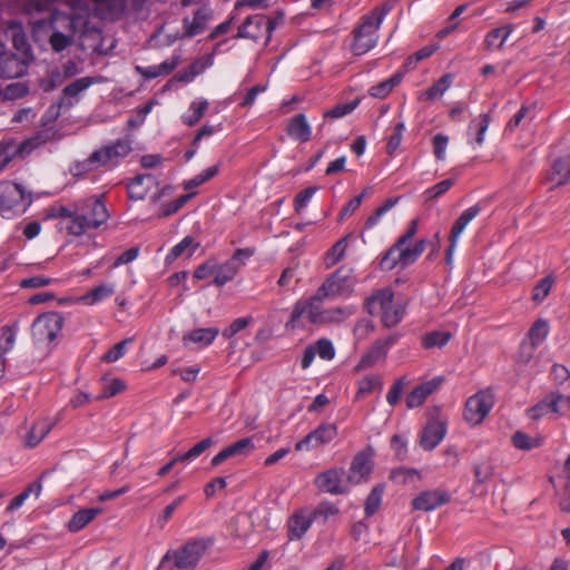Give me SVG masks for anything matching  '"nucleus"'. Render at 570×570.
<instances>
[{
  "instance_id": "obj_30",
  "label": "nucleus",
  "mask_w": 570,
  "mask_h": 570,
  "mask_svg": "<svg viewBox=\"0 0 570 570\" xmlns=\"http://www.w3.org/2000/svg\"><path fill=\"white\" fill-rule=\"evenodd\" d=\"M116 291L112 283H101L76 299L77 303L94 306L109 298Z\"/></svg>"
},
{
  "instance_id": "obj_34",
  "label": "nucleus",
  "mask_w": 570,
  "mask_h": 570,
  "mask_svg": "<svg viewBox=\"0 0 570 570\" xmlns=\"http://www.w3.org/2000/svg\"><path fill=\"white\" fill-rule=\"evenodd\" d=\"M209 18L210 12L206 8L198 9L194 13L193 18H185L183 21L185 35L188 37H194L200 33L206 28V23Z\"/></svg>"
},
{
  "instance_id": "obj_45",
  "label": "nucleus",
  "mask_w": 570,
  "mask_h": 570,
  "mask_svg": "<svg viewBox=\"0 0 570 570\" xmlns=\"http://www.w3.org/2000/svg\"><path fill=\"white\" fill-rule=\"evenodd\" d=\"M219 168H220V164H216V165L205 168L199 174H197L195 177L186 180L184 183V189L190 190L193 188H196V187L205 184L206 181L210 180L218 174Z\"/></svg>"
},
{
  "instance_id": "obj_61",
  "label": "nucleus",
  "mask_w": 570,
  "mask_h": 570,
  "mask_svg": "<svg viewBox=\"0 0 570 570\" xmlns=\"http://www.w3.org/2000/svg\"><path fill=\"white\" fill-rule=\"evenodd\" d=\"M358 105V101L355 100V101H351V102H345V104H340L335 107H333L332 109L327 110L325 112V117H331V118H342L348 114H351Z\"/></svg>"
},
{
  "instance_id": "obj_33",
  "label": "nucleus",
  "mask_w": 570,
  "mask_h": 570,
  "mask_svg": "<svg viewBox=\"0 0 570 570\" xmlns=\"http://www.w3.org/2000/svg\"><path fill=\"white\" fill-rule=\"evenodd\" d=\"M551 187H558L570 183V157L557 159L548 177Z\"/></svg>"
},
{
  "instance_id": "obj_62",
  "label": "nucleus",
  "mask_w": 570,
  "mask_h": 570,
  "mask_svg": "<svg viewBox=\"0 0 570 570\" xmlns=\"http://www.w3.org/2000/svg\"><path fill=\"white\" fill-rule=\"evenodd\" d=\"M391 448L395 455L403 460L407 452V436L404 434H395L391 440Z\"/></svg>"
},
{
  "instance_id": "obj_57",
  "label": "nucleus",
  "mask_w": 570,
  "mask_h": 570,
  "mask_svg": "<svg viewBox=\"0 0 570 570\" xmlns=\"http://www.w3.org/2000/svg\"><path fill=\"white\" fill-rule=\"evenodd\" d=\"M95 170H98V168L96 163L92 160V154H90L88 158L81 161H77L70 167V173L76 177H82L86 174Z\"/></svg>"
},
{
  "instance_id": "obj_10",
  "label": "nucleus",
  "mask_w": 570,
  "mask_h": 570,
  "mask_svg": "<svg viewBox=\"0 0 570 570\" xmlns=\"http://www.w3.org/2000/svg\"><path fill=\"white\" fill-rule=\"evenodd\" d=\"M131 144L126 139H118L94 150L92 160L98 169L112 170L130 154Z\"/></svg>"
},
{
  "instance_id": "obj_25",
  "label": "nucleus",
  "mask_w": 570,
  "mask_h": 570,
  "mask_svg": "<svg viewBox=\"0 0 570 570\" xmlns=\"http://www.w3.org/2000/svg\"><path fill=\"white\" fill-rule=\"evenodd\" d=\"M441 383L442 377H433L415 386L406 396V406L409 409L421 406L440 387Z\"/></svg>"
},
{
  "instance_id": "obj_19",
  "label": "nucleus",
  "mask_w": 570,
  "mask_h": 570,
  "mask_svg": "<svg viewBox=\"0 0 570 570\" xmlns=\"http://www.w3.org/2000/svg\"><path fill=\"white\" fill-rule=\"evenodd\" d=\"M373 450L366 449L358 452L352 461L347 480L351 484H360L367 481L373 469Z\"/></svg>"
},
{
  "instance_id": "obj_27",
  "label": "nucleus",
  "mask_w": 570,
  "mask_h": 570,
  "mask_svg": "<svg viewBox=\"0 0 570 570\" xmlns=\"http://www.w3.org/2000/svg\"><path fill=\"white\" fill-rule=\"evenodd\" d=\"M446 433L445 425L442 422H430L421 435V446L425 450H433L444 439Z\"/></svg>"
},
{
  "instance_id": "obj_2",
  "label": "nucleus",
  "mask_w": 570,
  "mask_h": 570,
  "mask_svg": "<svg viewBox=\"0 0 570 570\" xmlns=\"http://www.w3.org/2000/svg\"><path fill=\"white\" fill-rule=\"evenodd\" d=\"M75 12L56 11L50 14L49 27L52 30L49 42L56 52L69 47L77 33L85 31L88 23V8L78 3Z\"/></svg>"
},
{
  "instance_id": "obj_39",
  "label": "nucleus",
  "mask_w": 570,
  "mask_h": 570,
  "mask_svg": "<svg viewBox=\"0 0 570 570\" xmlns=\"http://www.w3.org/2000/svg\"><path fill=\"white\" fill-rule=\"evenodd\" d=\"M419 227V220L413 219L411 220L406 232L400 236V238L396 240V243L386 252V254L381 259L380 265L381 266H387L391 267L393 264H390V256H393L397 249H400L402 246L406 245L417 233Z\"/></svg>"
},
{
  "instance_id": "obj_17",
  "label": "nucleus",
  "mask_w": 570,
  "mask_h": 570,
  "mask_svg": "<svg viewBox=\"0 0 570 570\" xmlns=\"http://www.w3.org/2000/svg\"><path fill=\"white\" fill-rule=\"evenodd\" d=\"M31 61L32 57L28 55L0 53V77L6 79L19 78L27 72Z\"/></svg>"
},
{
  "instance_id": "obj_60",
  "label": "nucleus",
  "mask_w": 570,
  "mask_h": 570,
  "mask_svg": "<svg viewBox=\"0 0 570 570\" xmlns=\"http://www.w3.org/2000/svg\"><path fill=\"white\" fill-rule=\"evenodd\" d=\"M315 348L316 355H318L321 358L331 361L335 356V348L331 341L326 338H321L316 342L315 345H313Z\"/></svg>"
},
{
  "instance_id": "obj_15",
  "label": "nucleus",
  "mask_w": 570,
  "mask_h": 570,
  "mask_svg": "<svg viewBox=\"0 0 570 570\" xmlns=\"http://www.w3.org/2000/svg\"><path fill=\"white\" fill-rule=\"evenodd\" d=\"M130 199L141 200L150 194L151 202L156 203L161 197L158 190V181L153 175H138L127 186Z\"/></svg>"
},
{
  "instance_id": "obj_11",
  "label": "nucleus",
  "mask_w": 570,
  "mask_h": 570,
  "mask_svg": "<svg viewBox=\"0 0 570 570\" xmlns=\"http://www.w3.org/2000/svg\"><path fill=\"white\" fill-rule=\"evenodd\" d=\"M494 405V393L491 389L480 390L465 402L464 420L471 425L481 424Z\"/></svg>"
},
{
  "instance_id": "obj_1",
  "label": "nucleus",
  "mask_w": 570,
  "mask_h": 570,
  "mask_svg": "<svg viewBox=\"0 0 570 570\" xmlns=\"http://www.w3.org/2000/svg\"><path fill=\"white\" fill-rule=\"evenodd\" d=\"M109 218V213L101 197H89L75 204L72 210L62 215L63 228L73 236H81L97 229Z\"/></svg>"
},
{
  "instance_id": "obj_41",
  "label": "nucleus",
  "mask_w": 570,
  "mask_h": 570,
  "mask_svg": "<svg viewBox=\"0 0 570 570\" xmlns=\"http://www.w3.org/2000/svg\"><path fill=\"white\" fill-rule=\"evenodd\" d=\"M453 77L450 73L442 76L433 86L419 96L420 100H435L441 98L451 87Z\"/></svg>"
},
{
  "instance_id": "obj_59",
  "label": "nucleus",
  "mask_w": 570,
  "mask_h": 570,
  "mask_svg": "<svg viewBox=\"0 0 570 570\" xmlns=\"http://www.w3.org/2000/svg\"><path fill=\"white\" fill-rule=\"evenodd\" d=\"M376 387H382V380L379 375H371L358 382L357 396L372 393Z\"/></svg>"
},
{
  "instance_id": "obj_23",
  "label": "nucleus",
  "mask_w": 570,
  "mask_h": 570,
  "mask_svg": "<svg viewBox=\"0 0 570 570\" xmlns=\"http://www.w3.org/2000/svg\"><path fill=\"white\" fill-rule=\"evenodd\" d=\"M426 247V240L420 239L414 246L404 245L400 249L395 252L393 256H390V264L393 266H381L384 269L391 271L395 268L397 265L402 267H406L413 264L424 252Z\"/></svg>"
},
{
  "instance_id": "obj_24",
  "label": "nucleus",
  "mask_w": 570,
  "mask_h": 570,
  "mask_svg": "<svg viewBox=\"0 0 570 570\" xmlns=\"http://www.w3.org/2000/svg\"><path fill=\"white\" fill-rule=\"evenodd\" d=\"M255 450L253 438H243L235 443L224 448L210 461L213 466H218L233 456H247Z\"/></svg>"
},
{
  "instance_id": "obj_47",
  "label": "nucleus",
  "mask_w": 570,
  "mask_h": 570,
  "mask_svg": "<svg viewBox=\"0 0 570 570\" xmlns=\"http://www.w3.org/2000/svg\"><path fill=\"white\" fill-rule=\"evenodd\" d=\"M17 325L3 326L0 330V354L6 358V354L9 353L17 340Z\"/></svg>"
},
{
  "instance_id": "obj_36",
  "label": "nucleus",
  "mask_w": 570,
  "mask_h": 570,
  "mask_svg": "<svg viewBox=\"0 0 570 570\" xmlns=\"http://www.w3.org/2000/svg\"><path fill=\"white\" fill-rule=\"evenodd\" d=\"M198 246L199 244L195 243L193 237L186 236L169 250L165 257V264H173L179 256L184 254H187V257H190L196 252Z\"/></svg>"
},
{
  "instance_id": "obj_29",
  "label": "nucleus",
  "mask_w": 570,
  "mask_h": 570,
  "mask_svg": "<svg viewBox=\"0 0 570 570\" xmlns=\"http://www.w3.org/2000/svg\"><path fill=\"white\" fill-rule=\"evenodd\" d=\"M287 135L302 142H306L311 139L312 127L309 126L304 114H298L289 119L287 125Z\"/></svg>"
},
{
  "instance_id": "obj_44",
  "label": "nucleus",
  "mask_w": 570,
  "mask_h": 570,
  "mask_svg": "<svg viewBox=\"0 0 570 570\" xmlns=\"http://www.w3.org/2000/svg\"><path fill=\"white\" fill-rule=\"evenodd\" d=\"M350 237L351 235L342 237L327 250L324 258L326 266H333L344 258Z\"/></svg>"
},
{
  "instance_id": "obj_46",
  "label": "nucleus",
  "mask_w": 570,
  "mask_h": 570,
  "mask_svg": "<svg viewBox=\"0 0 570 570\" xmlns=\"http://www.w3.org/2000/svg\"><path fill=\"white\" fill-rule=\"evenodd\" d=\"M452 335L449 332L443 331H432L426 333L422 337V346L424 348H434V347H443L451 340Z\"/></svg>"
},
{
  "instance_id": "obj_54",
  "label": "nucleus",
  "mask_w": 570,
  "mask_h": 570,
  "mask_svg": "<svg viewBox=\"0 0 570 570\" xmlns=\"http://www.w3.org/2000/svg\"><path fill=\"white\" fill-rule=\"evenodd\" d=\"M405 130V124L403 120L399 121L394 126L393 134L389 137L387 145H386V151L389 155H393L399 149L402 139H403V132Z\"/></svg>"
},
{
  "instance_id": "obj_20",
  "label": "nucleus",
  "mask_w": 570,
  "mask_h": 570,
  "mask_svg": "<svg viewBox=\"0 0 570 570\" xmlns=\"http://www.w3.org/2000/svg\"><path fill=\"white\" fill-rule=\"evenodd\" d=\"M450 501V494L442 489L425 490L412 500V509L422 512H431Z\"/></svg>"
},
{
  "instance_id": "obj_58",
  "label": "nucleus",
  "mask_w": 570,
  "mask_h": 570,
  "mask_svg": "<svg viewBox=\"0 0 570 570\" xmlns=\"http://www.w3.org/2000/svg\"><path fill=\"white\" fill-rule=\"evenodd\" d=\"M373 331H374V325H373L372 321L362 318V320L357 321L354 326V330H353L354 338L357 343L362 342V341L366 340L372 334Z\"/></svg>"
},
{
  "instance_id": "obj_43",
  "label": "nucleus",
  "mask_w": 570,
  "mask_h": 570,
  "mask_svg": "<svg viewBox=\"0 0 570 570\" xmlns=\"http://www.w3.org/2000/svg\"><path fill=\"white\" fill-rule=\"evenodd\" d=\"M101 386L102 391L98 395V399H109L118 393L122 392L126 389V382L119 377H114L110 375H105L101 377Z\"/></svg>"
},
{
  "instance_id": "obj_14",
  "label": "nucleus",
  "mask_w": 570,
  "mask_h": 570,
  "mask_svg": "<svg viewBox=\"0 0 570 570\" xmlns=\"http://www.w3.org/2000/svg\"><path fill=\"white\" fill-rule=\"evenodd\" d=\"M570 409V395L550 393L542 401L530 407L527 413L532 420L541 419L549 413L564 414Z\"/></svg>"
},
{
  "instance_id": "obj_3",
  "label": "nucleus",
  "mask_w": 570,
  "mask_h": 570,
  "mask_svg": "<svg viewBox=\"0 0 570 570\" xmlns=\"http://www.w3.org/2000/svg\"><path fill=\"white\" fill-rule=\"evenodd\" d=\"M392 7V3L387 2L362 18V22L353 31L351 49L354 55H365L377 45L380 27Z\"/></svg>"
},
{
  "instance_id": "obj_64",
  "label": "nucleus",
  "mask_w": 570,
  "mask_h": 570,
  "mask_svg": "<svg viewBox=\"0 0 570 570\" xmlns=\"http://www.w3.org/2000/svg\"><path fill=\"white\" fill-rule=\"evenodd\" d=\"M449 145V137L443 134H436L433 138V151L439 160H444Z\"/></svg>"
},
{
  "instance_id": "obj_21",
  "label": "nucleus",
  "mask_w": 570,
  "mask_h": 570,
  "mask_svg": "<svg viewBox=\"0 0 570 570\" xmlns=\"http://www.w3.org/2000/svg\"><path fill=\"white\" fill-rule=\"evenodd\" d=\"M219 334L216 326L193 328L183 335L185 347L203 350L213 344Z\"/></svg>"
},
{
  "instance_id": "obj_53",
  "label": "nucleus",
  "mask_w": 570,
  "mask_h": 570,
  "mask_svg": "<svg viewBox=\"0 0 570 570\" xmlns=\"http://www.w3.org/2000/svg\"><path fill=\"white\" fill-rule=\"evenodd\" d=\"M512 443L519 450H531L540 446L541 439L532 438L524 432L518 431L512 436Z\"/></svg>"
},
{
  "instance_id": "obj_16",
  "label": "nucleus",
  "mask_w": 570,
  "mask_h": 570,
  "mask_svg": "<svg viewBox=\"0 0 570 570\" xmlns=\"http://www.w3.org/2000/svg\"><path fill=\"white\" fill-rule=\"evenodd\" d=\"M337 435V426L333 423H323L309 432L295 445L296 451H311L333 441Z\"/></svg>"
},
{
  "instance_id": "obj_63",
  "label": "nucleus",
  "mask_w": 570,
  "mask_h": 570,
  "mask_svg": "<svg viewBox=\"0 0 570 570\" xmlns=\"http://www.w3.org/2000/svg\"><path fill=\"white\" fill-rule=\"evenodd\" d=\"M29 91V88L23 82L10 83L6 87L3 96L6 99H18L24 97Z\"/></svg>"
},
{
  "instance_id": "obj_32",
  "label": "nucleus",
  "mask_w": 570,
  "mask_h": 570,
  "mask_svg": "<svg viewBox=\"0 0 570 570\" xmlns=\"http://www.w3.org/2000/svg\"><path fill=\"white\" fill-rule=\"evenodd\" d=\"M39 145L38 138H31L26 142L21 144L19 147L13 146L9 142L0 144V173L4 169V167L11 161L12 157L16 153H26L30 151L32 148H36Z\"/></svg>"
},
{
  "instance_id": "obj_51",
  "label": "nucleus",
  "mask_w": 570,
  "mask_h": 570,
  "mask_svg": "<svg viewBox=\"0 0 570 570\" xmlns=\"http://www.w3.org/2000/svg\"><path fill=\"white\" fill-rule=\"evenodd\" d=\"M132 342V338H125L121 342L115 344L109 348L101 357L102 362L115 363L125 356L128 350V345Z\"/></svg>"
},
{
  "instance_id": "obj_37",
  "label": "nucleus",
  "mask_w": 570,
  "mask_h": 570,
  "mask_svg": "<svg viewBox=\"0 0 570 570\" xmlns=\"http://www.w3.org/2000/svg\"><path fill=\"white\" fill-rule=\"evenodd\" d=\"M239 268L240 265L235 261H227L219 265L215 263L214 284L218 287L224 286L236 276Z\"/></svg>"
},
{
  "instance_id": "obj_40",
  "label": "nucleus",
  "mask_w": 570,
  "mask_h": 570,
  "mask_svg": "<svg viewBox=\"0 0 570 570\" xmlns=\"http://www.w3.org/2000/svg\"><path fill=\"white\" fill-rule=\"evenodd\" d=\"M403 80L402 72H395L389 79L381 81L377 85L372 86L368 89V95L374 98L383 99L387 97L392 90L399 86Z\"/></svg>"
},
{
  "instance_id": "obj_31",
  "label": "nucleus",
  "mask_w": 570,
  "mask_h": 570,
  "mask_svg": "<svg viewBox=\"0 0 570 570\" xmlns=\"http://www.w3.org/2000/svg\"><path fill=\"white\" fill-rule=\"evenodd\" d=\"M102 512L101 508H86L72 514L67 523V530L71 533H77L86 528Z\"/></svg>"
},
{
  "instance_id": "obj_55",
  "label": "nucleus",
  "mask_w": 570,
  "mask_h": 570,
  "mask_svg": "<svg viewBox=\"0 0 570 570\" xmlns=\"http://www.w3.org/2000/svg\"><path fill=\"white\" fill-rule=\"evenodd\" d=\"M553 283L554 278L551 275L542 278L533 288L532 299L541 303L549 295Z\"/></svg>"
},
{
  "instance_id": "obj_35",
  "label": "nucleus",
  "mask_w": 570,
  "mask_h": 570,
  "mask_svg": "<svg viewBox=\"0 0 570 570\" xmlns=\"http://www.w3.org/2000/svg\"><path fill=\"white\" fill-rule=\"evenodd\" d=\"M512 26L507 24L495 28L485 35L483 45L489 51L501 49L512 33Z\"/></svg>"
},
{
  "instance_id": "obj_56",
  "label": "nucleus",
  "mask_w": 570,
  "mask_h": 570,
  "mask_svg": "<svg viewBox=\"0 0 570 570\" xmlns=\"http://www.w3.org/2000/svg\"><path fill=\"white\" fill-rule=\"evenodd\" d=\"M454 179L448 178L428 188L423 194L425 200H433L439 198L440 196L445 194L454 185Z\"/></svg>"
},
{
  "instance_id": "obj_28",
  "label": "nucleus",
  "mask_w": 570,
  "mask_h": 570,
  "mask_svg": "<svg viewBox=\"0 0 570 570\" xmlns=\"http://www.w3.org/2000/svg\"><path fill=\"white\" fill-rule=\"evenodd\" d=\"M55 424L56 421L50 417H43L35 422L26 435V445L29 448L37 446L47 436Z\"/></svg>"
},
{
  "instance_id": "obj_49",
  "label": "nucleus",
  "mask_w": 570,
  "mask_h": 570,
  "mask_svg": "<svg viewBox=\"0 0 570 570\" xmlns=\"http://www.w3.org/2000/svg\"><path fill=\"white\" fill-rule=\"evenodd\" d=\"M549 334V325L544 320H538L529 330L528 336L533 347L540 345Z\"/></svg>"
},
{
  "instance_id": "obj_5",
  "label": "nucleus",
  "mask_w": 570,
  "mask_h": 570,
  "mask_svg": "<svg viewBox=\"0 0 570 570\" xmlns=\"http://www.w3.org/2000/svg\"><path fill=\"white\" fill-rule=\"evenodd\" d=\"M32 203L30 193L18 183H0V216L7 219L21 216Z\"/></svg>"
},
{
  "instance_id": "obj_38",
  "label": "nucleus",
  "mask_w": 570,
  "mask_h": 570,
  "mask_svg": "<svg viewBox=\"0 0 570 570\" xmlns=\"http://www.w3.org/2000/svg\"><path fill=\"white\" fill-rule=\"evenodd\" d=\"M479 213L480 207L474 205L466 208L460 215V217L454 222L450 234V238L453 239V243L459 242L460 236L462 235L466 226L479 215Z\"/></svg>"
},
{
  "instance_id": "obj_52",
  "label": "nucleus",
  "mask_w": 570,
  "mask_h": 570,
  "mask_svg": "<svg viewBox=\"0 0 570 570\" xmlns=\"http://www.w3.org/2000/svg\"><path fill=\"white\" fill-rule=\"evenodd\" d=\"M10 33L12 36V43L17 51H19L18 56H24L28 55L29 57H32V52L30 49V46L27 42V38L24 33L21 31V29L17 26H12L10 28Z\"/></svg>"
},
{
  "instance_id": "obj_42",
  "label": "nucleus",
  "mask_w": 570,
  "mask_h": 570,
  "mask_svg": "<svg viewBox=\"0 0 570 570\" xmlns=\"http://www.w3.org/2000/svg\"><path fill=\"white\" fill-rule=\"evenodd\" d=\"M208 106V101L203 98L191 101L187 112L181 116V121L187 126L196 125L205 115Z\"/></svg>"
},
{
  "instance_id": "obj_48",
  "label": "nucleus",
  "mask_w": 570,
  "mask_h": 570,
  "mask_svg": "<svg viewBox=\"0 0 570 570\" xmlns=\"http://www.w3.org/2000/svg\"><path fill=\"white\" fill-rule=\"evenodd\" d=\"M356 312L355 305H346L341 307L327 308L325 312V324L327 323H341Z\"/></svg>"
},
{
  "instance_id": "obj_50",
  "label": "nucleus",
  "mask_w": 570,
  "mask_h": 570,
  "mask_svg": "<svg viewBox=\"0 0 570 570\" xmlns=\"http://www.w3.org/2000/svg\"><path fill=\"white\" fill-rule=\"evenodd\" d=\"M384 487L382 484L375 485L370 492L366 501H365V514L367 517L373 515L382 503Z\"/></svg>"
},
{
  "instance_id": "obj_7",
  "label": "nucleus",
  "mask_w": 570,
  "mask_h": 570,
  "mask_svg": "<svg viewBox=\"0 0 570 570\" xmlns=\"http://www.w3.org/2000/svg\"><path fill=\"white\" fill-rule=\"evenodd\" d=\"M63 317L57 312L39 315L32 323L31 333L36 345L48 347L55 343L62 330Z\"/></svg>"
},
{
  "instance_id": "obj_4",
  "label": "nucleus",
  "mask_w": 570,
  "mask_h": 570,
  "mask_svg": "<svg viewBox=\"0 0 570 570\" xmlns=\"http://www.w3.org/2000/svg\"><path fill=\"white\" fill-rule=\"evenodd\" d=\"M366 311L380 315L385 327L396 326L404 317L405 304L394 298L390 288H381L365 299Z\"/></svg>"
},
{
  "instance_id": "obj_22",
  "label": "nucleus",
  "mask_w": 570,
  "mask_h": 570,
  "mask_svg": "<svg viewBox=\"0 0 570 570\" xmlns=\"http://www.w3.org/2000/svg\"><path fill=\"white\" fill-rule=\"evenodd\" d=\"M314 522L309 509L295 511L287 520V537L289 541L302 539Z\"/></svg>"
},
{
  "instance_id": "obj_9",
  "label": "nucleus",
  "mask_w": 570,
  "mask_h": 570,
  "mask_svg": "<svg viewBox=\"0 0 570 570\" xmlns=\"http://www.w3.org/2000/svg\"><path fill=\"white\" fill-rule=\"evenodd\" d=\"M355 284L354 271L341 267L325 279L320 293L326 298H348L354 292Z\"/></svg>"
},
{
  "instance_id": "obj_8",
  "label": "nucleus",
  "mask_w": 570,
  "mask_h": 570,
  "mask_svg": "<svg viewBox=\"0 0 570 570\" xmlns=\"http://www.w3.org/2000/svg\"><path fill=\"white\" fill-rule=\"evenodd\" d=\"M325 298L322 293L309 297L308 299H299L294 305L291 317L286 323L287 330H295L301 326V318L306 317L313 324H325V312L322 308V301Z\"/></svg>"
},
{
  "instance_id": "obj_6",
  "label": "nucleus",
  "mask_w": 570,
  "mask_h": 570,
  "mask_svg": "<svg viewBox=\"0 0 570 570\" xmlns=\"http://www.w3.org/2000/svg\"><path fill=\"white\" fill-rule=\"evenodd\" d=\"M206 549V541H190L178 550L168 551L161 559L160 567L168 568L169 570H193Z\"/></svg>"
},
{
  "instance_id": "obj_18",
  "label": "nucleus",
  "mask_w": 570,
  "mask_h": 570,
  "mask_svg": "<svg viewBox=\"0 0 570 570\" xmlns=\"http://www.w3.org/2000/svg\"><path fill=\"white\" fill-rule=\"evenodd\" d=\"M399 335L393 334L386 338L376 341L371 348L361 357L356 365L357 371L366 370L384 360L390 348L397 342Z\"/></svg>"
},
{
  "instance_id": "obj_26",
  "label": "nucleus",
  "mask_w": 570,
  "mask_h": 570,
  "mask_svg": "<svg viewBox=\"0 0 570 570\" xmlns=\"http://www.w3.org/2000/svg\"><path fill=\"white\" fill-rule=\"evenodd\" d=\"M490 121L491 119L488 114H481L479 117L470 121L468 127V142L472 148H479L484 144Z\"/></svg>"
},
{
  "instance_id": "obj_13",
  "label": "nucleus",
  "mask_w": 570,
  "mask_h": 570,
  "mask_svg": "<svg viewBox=\"0 0 570 570\" xmlns=\"http://www.w3.org/2000/svg\"><path fill=\"white\" fill-rule=\"evenodd\" d=\"M350 481L342 469H330L315 479L316 488L330 494H344L350 490Z\"/></svg>"
},
{
  "instance_id": "obj_12",
  "label": "nucleus",
  "mask_w": 570,
  "mask_h": 570,
  "mask_svg": "<svg viewBox=\"0 0 570 570\" xmlns=\"http://www.w3.org/2000/svg\"><path fill=\"white\" fill-rule=\"evenodd\" d=\"M99 82H101L100 77H82L65 87L59 107L52 106L48 111L49 117L51 119L57 118L59 115L60 107H72L75 104L78 102L80 94L86 91L90 86Z\"/></svg>"
}]
</instances>
